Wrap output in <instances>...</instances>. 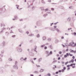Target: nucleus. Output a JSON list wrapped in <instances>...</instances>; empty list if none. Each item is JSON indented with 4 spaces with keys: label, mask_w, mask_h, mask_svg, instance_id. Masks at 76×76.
I'll use <instances>...</instances> for the list:
<instances>
[{
    "label": "nucleus",
    "mask_w": 76,
    "mask_h": 76,
    "mask_svg": "<svg viewBox=\"0 0 76 76\" xmlns=\"http://www.w3.org/2000/svg\"><path fill=\"white\" fill-rule=\"evenodd\" d=\"M40 37V36L39 35V34H37L36 36V37L38 38H39Z\"/></svg>",
    "instance_id": "obj_17"
},
{
    "label": "nucleus",
    "mask_w": 76,
    "mask_h": 76,
    "mask_svg": "<svg viewBox=\"0 0 76 76\" xmlns=\"http://www.w3.org/2000/svg\"><path fill=\"white\" fill-rule=\"evenodd\" d=\"M37 46H34V51H35V52H36V53L37 52V50H37Z\"/></svg>",
    "instance_id": "obj_6"
},
{
    "label": "nucleus",
    "mask_w": 76,
    "mask_h": 76,
    "mask_svg": "<svg viewBox=\"0 0 76 76\" xmlns=\"http://www.w3.org/2000/svg\"><path fill=\"white\" fill-rule=\"evenodd\" d=\"M45 46V45H41V47H44Z\"/></svg>",
    "instance_id": "obj_54"
},
{
    "label": "nucleus",
    "mask_w": 76,
    "mask_h": 76,
    "mask_svg": "<svg viewBox=\"0 0 76 76\" xmlns=\"http://www.w3.org/2000/svg\"><path fill=\"white\" fill-rule=\"evenodd\" d=\"M29 31H27L26 32V34H27V35H28V34H29Z\"/></svg>",
    "instance_id": "obj_32"
},
{
    "label": "nucleus",
    "mask_w": 76,
    "mask_h": 76,
    "mask_svg": "<svg viewBox=\"0 0 76 76\" xmlns=\"http://www.w3.org/2000/svg\"><path fill=\"white\" fill-rule=\"evenodd\" d=\"M41 21L40 20H38L36 22V24L37 26H41L42 24Z\"/></svg>",
    "instance_id": "obj_1"
},
{
    "label": "nucleus",
    "mask_w": 76,
    "mask_h": 76,
    "mask_svg": "<svg viewBox=\"0 0 76 76\" xmlns=\"http://www.w3.org/2000/svg\"><path fill=\"white\" fill-rule=\"evenodd\" d=\"M73 62H74V60L73 59L69 61V63H73Z\"/></svg>",
    "instance_id": "obj_15"
},
{
    "label": "nucleus",
    "mask_w": 76,
    "mask_h": 76,
    "mask_svg": "<svg viewBox=\"0 0 76 76\" xmlns=\"http://www.w3.org/2000/svg\"><path fill=\"white\" fill-rule=\"evenodd\" d=\"M69 45L68 44L66 43V44H65V46L66 47H67V46H69Z\"/></svg>",
    "instance_id": "obj_34"
},
{
    "label": "nucleus",
    "mask_w": 76,
    "mask_h": 76,
    "mask_svg": "<svg viewBox=\"0 0 76 76\" xmlns=\"http://www.w3.org/2000/svg\"><path fill=\"white\" fill-rule=\"evenodd\" d=\"M22 59H23V60H26V59H27L26 58H25L24 59H23V58H21V60H22Z\"/></svg>",
    "instance_id": "obj_27"
},
{
    "label": "nucleus",
    "mask_w": 76,
    "mask_h": 76,
    "mask_svg": "<svg viewBox=\"0 0 76 76\" xmlns=\"http://www.w3.org/2000/svg\"><path fill=\"white\" fill-rule=\"evenodd\" d=\"M48 41H51V38H49L48 39Z\"/></svg>",
    "instance_id": "obj_18"
},
{
    "label": "nucleus",
    "mask_w": 76,
    "mask_h": 76,
    "mask_svg": "<svg viewBox=\"0 0 76 76\" xmlns=\"http://www.w3.org/2000/svg\"><path fill=\"white\" fill-rule=\"evenodd\" d=\"M69 63V62H67L65 63V65H67V64H68Z\"/></svg>",
    "instance_id": "obj_50"
},
{
    "label": "nucleus",
    "mask_w": 76,
    "mask_h": 76,
    "mask_svg": "<svg viewBox=\"0 0 76 76\" xmlns=\"http://www.w3.org/2000/svg\"><path fill=\"white\" fill-rule=\"evenodd\" d=\"M49 47L51 49H53V47L52 45H50L49 46Z\"/></svg>",
    "instance_id": "obj_21"
},
{
    "label": "nucleus",
    "mask_w": 76,
    "mask_h": 76,
    "mask_svg": "<svg viewBox=\"0 0 76 76\" xmlns=\"http://www.w3.org/2000/svg\"><path fill=\"white\" fill-rule=\"evenodd\" d=\"M49 29H50V30H51V31H55V30L52 27L50 28H49Z\"/></svg>",
    "instance_id": "obj_7"
},
{
    "label": "nucleus",
    "mask_w": 76,
    "mask_h": 76,
    "mask_svg": "<svg viewBox=\"0 0 76 76\" xmlns=\"http://www.w3.org/2000/svg\"><path fill=\"white\" fill-rule=\"evenodd\" d=\"M59 42V41H58V39H56L55 41V43H58Z\"/></svg>",
    "instance_id": "obj_12"
},
{
    "label": "nucleus",
    "mask_w": 76,
    "mask_h": 76,
    "mask_svg": "<svg viewBox=\"0 0 76 76\" xmlns=\"http://www.w3.org/2000/svg\"><path fill=\"white\" fill-rule=\"evenodd\" d=\"M29 54L30 56H32L33 57L34 56V53H33L32 52H30L29 53Z\"/></svg>",
    "instance_id": "obj_10"
},
{
    "label": "nucleus",
    "mask_w": 76,
    "mask_h": 76,
    "mask_svg": "<svg viewBox=\"0 0 76 76\" xmlns=\"http://www.w3.org/2000/svg\"><path fill=\"white\" fill-rule=\"evenodd\" d=\"M16 50L18 53H21L22 51V49L21 48H19L18 47H16Z\"/></svg>",
    "instance_id": "obj_2"
},
{
    "label": "nucleus",
    "mask_w": 76,
    "mask_h": 76,
    "mask_svg": "<svg viewBox=\"0 0 76 76\" xmlns=\"http://www.w3.org/2000/svg\"><path fill=\"white\" fill-rule=\"evenodd\" d=\"M58 72H59V73H61V70H59L58 71Z\"/></svg>",
    "instance_id": "obj_63"
},
{
    "label": "nucleus",
    "mask_w": 76,
    "mask_h": 76,
    "mask_svg": "<svg viewBox=\"0 0 76 76\" xmlns=\"http://www.w3.org/2000/svg\"><path fill=\"white\" fill-rule=\"evenodd\" d=\"M45 50H46V49H47V46H45L44 48Z\"/></svg>",
    "instance_id": "obj_41"
},
{
    "label": "nucleus",
    "mask_w": 76,
    "mask_h": 76,
    "mask_svg": "<svg viewBox=\"0 0 76 76\" xmlns=\"http://www.w3.org/2000/svg\"><path fill=\"white\" fill-rule=\"evenodd\" d=\"M15 28V26H13L11 27V29H12V28Z\"/></svg>",
    "instance_id": "obj_48"
},
{
    "label": "nucleus",
    "mask_w": 76,
    "mask_h": 76,
    "mask_svg": "<svg viewBox=\"0 0 76 76\" xmlns=\"http://www.w3.org/2000/svg\"><path fill=\"white\" fill-rule=\"evenodd\" d=\"M76 65V64H71L70 65H69L67 66V67H69L70 66H75Z\"/></svg>",
    "instance_id": "obj_4"
},
{
    "label": "nucleus",
    "mask_w": 76,
    "mask_h": 76,
    "mask_svg": "<svg viewBox=\"0 0 76 76\" xmlns=\"http://www.w3.org/2000/svg\"><path fill=\"white\" fill-rule=\"evenodd\" d=\"M69 56H70L71 57L73 56V54H70V53H69Z\"/></svg>",
    "instance_id": "obj_35"
},
{
    "label": "nucleus",
    "mask_w": 76,
    "mask_h": 76,
    "mask_svg": "<svg viewBox=\"0 0 76 76\" xmlns=\"http://www.w3.org/2000/svg\"><path fill=\"white\" fill-rule=\"evenodd\" d=\"M55 30H56V31H57V32H59V30L58 29V28H56Z\"/></svg>",
    "instance_id": "obj_26"
},
{
    "label": "nucleus",
    "mask_w": 76,
    "mask_h": 76,
    "mask_svg": "<svg viewBox=\"0 0 76 76\" xmlns=\"http://www.w3.org/2000/svg\"><path fill=\"white\" fill-rule=\"evenodd\" d=\"M67 21H68V22H70V20H71V18H68L67 19Z\"/></svg>",
    "instance_id": "obj_11"
},
{
    "label": "nucleus",
    "mask_w": 76,
    "mask_h": 76,
    "mask_svg": "<svg viewBox=\"0 0 76 76\" xmlns=\"http://www.w3.org/2000/svg\"><path fill=\"white\" fill-rule=\"evenodd\" d=\"M45 53L46 54H49L48 53H49V51H45Z\"/></svg>",
    "instance_id": "obj_23"
},
{
    "label": "nucleus",
    "mask_w": 76,
    "mask_h": 76,
    "mask_svg": "<svg viewBox=\"0 0 76 76\" xmlns=\"http://www.w3.org/2000/svg\"><path fill=\"white\" fill-rule=\"evenodd\" d=\"M71 9H73L74 8V7L73 6H71Z\"/></svg>",
    "instance_id": "obj_59"
},
{
    "label": "nucleus",
    "mask_w": 76,
    "mask_h": 76,
    "mask_svg": "<svg viewBox=\"0 0 76 76\" xmlns=\"http://www.w3.org/2000/svg\"><path fill=\"white\" fill-rule=\"evenodd\" d=\"M2 29V31H4V30H5L6 29V28H3Z\"/></svg>",
    "instance_id": "obj_46"
},
{
    "label": "nucleus",
    "mask_w": 76,
    "mask_h": 76,
    "mask_svg": "<svg viewBox=\"0 0 76 76\" xmlns=\"http://www.w3.org/2000/svg\"><path fill=\"white\" fill-rule=\"evenodd\" d=\"M14 18L15 19V20H17L18 19V16H14Z\"/></svg>",
    "instance_id": "obj_16"
},
{
    "label": "nucleus",
    "mask_w": 76,
    "mask_h": 76,
    "mask_svg": "<svg viewBox=\"0 0 76 76\" xmlns=\"http://www.w3.org/2000/svg\"><path fill=\"white\" fill-rule=\"evenodd\" d=\"M70 53H74V50H72L70 51Z\"/></svg>",
    "instance_id": "obj_33"
},
{
    "label": "nucleus",
    "mask_w": 76,
    "mask_h": 76,
    "mask_svg": "<svg viewBox=\"0 0 76 76\" xmlns=\"http://www.w3.org/2000/svg\"><path fill=\"white\" fill-rule=\"evenodd\" d=\"M11 37H12V38H15L16 37V35H13Z\"/></svg>",
    "instance_id": "obj_29"
},
{
    "label": "nucleus",
    "mask_w": 76,
    "mask_h": 76,
    "mask_svg": "<svg viewBox=\"0 0 76 76\" xmlns=\"http://www.w3.org/2000/svg\"><path fill=\"white\" fill-rule=\"evenodd\" d=\"M61 53H62V52H61V51H60L59 52V54H61Z\"/></svg>",
    "instance_id": "obj_45"
},
{
    "label": "nucleus",
    "mask_w": 76,
    "mask_h": 76,
    "mask_svg": "<svg viewBox=\"0 0 76 76\" xmlns=\"http://www.w3.org/2000/svg\"><path fill=\"white\" fill-rule=\"evenodd\" d=\"M14 68H15V69H18V67L17 66H14Z\"/></svg>",
    "instance_id": "obj_31"
},
{
    "label": "nucleus",
    "mask_w": 76,
    "mask_h": 76,
    "mask_svg": "<svg viewBox=\"0 0 76 76\" xmlns=\"http://www.w3.org/2000/svg\"><path fill=\"white\" fill-rule=\"evenodd\" d=\"M21 46H22V43H21L20 45H19V47H21Z\"/></svg>",
    "instance_id": "obj_61"
},
{
    "label": "nucleus",
    "mask_w": 76,
    "mask_h": 76,
    "mask_svg": "<svg viewBox=\"0 0 76 76\" xmlns=\"http://www.w3.org/2000/svg\"><path fill=\"white\" fill-rule=\"evenodd\" d=\"M44 71V70L42 69H41L40 70V72H43Z\"/></svg>",
    "instance_id": "obj_39"
},
{
    "label": "nucleus",
    "mask_w": 76,
    "mask_h": 76,
    "mask_svg": "<svg viewBox=\"0 0 76 76\" xmlns=\"http://www.w3.org/2000/svg\"><path fill=\"white\" fill-rule=\"evenodd\" d=\"M67 55H64V57H67Z\"/></svg>",
    "instance_id": "obj_51"
},
{
    "label": "nucleus",
    "mask_w": 76,
    "mask_h": 76,
    "mask_svg": "<svg viewBox=\"0 0 76 76\" xmlns=\"http://www.w3.org/2000/svg\"><path fill=\"white\" fill-rule=\"evenodd\" d=\"M48 76H51V74H48Z\"/></svg>",
    "instance_id": "obj_56"
},
{
    "label": "nucleus",
    "mask_w": 76,
    "mask_h": 76,
    "mask_svg": "<svg viewBox=\"0 0 76 76\" xmlns=\"http://www.w3.org/2000/svg\"><path fill=\"white\" fill-rule=\"evenodd\" d=\"M52 54H53V52H52V51H50V53H49V54L47 55V57H48V56H49L50 55H51Z\"/></svg>",
    "instance_id": "obj_8"
},
{
    "label": "nucleus",
    "mask_w": 76,
    "mask_h": 76,
    "mask_svg": "<svg viewBox=\"0 0 76 76\" xmlns=\"http://www.w3.org/2000/svg\"><path fill=\"white\" fill-rule=\"evenodd\" d=\"M44 10H45V11H48V8L46 9H45Z\"/></svg>",
    "instance_id": "obj_47"
},
{
    "label": "nucleus",
    "mask_w": 76,
    "mask_h": 76,
    "mask_svg": "<svg viewBox=\"0 0 76 76\" xmlns=\"http://www.w3.org/2000/svg\"><path fill=\"white\" fill-rule=\"evenodd\" d=\"M0 57H3V55L1 54H0Z\"/></svg>",
    "instance_id": "obj_44"
},
{
    "label": "nucleus",
    "mask_w": 76,
    "mask_h": 76,
    "mask_svg": "<svg viewBox=\"0 0 76 76\" xmlns=\"http://www.w3.org/2000/svg\"><path fill=\"white\" fill-rule=\"evenodd\" d=\"M0 45L1 46H3V47L5 46V45H6V43H5V42L4 41Z\"/></svg>",
    "instance_id": "obj_3"
},
{
    "label": "nucleus",
    "mask_w": 76,
    "mask_h": 76,
    "mask_svg": "<svg viewBox=\"0 0 76 76\" xmlns=\"http://www.w3.org/2000/svg\"><path fill=\"white\" fill-rule=\"evenodd\" d=\"M3 26V24L2 23H1V27H2Z\"/></svg>",
    "instance_id": "obj_52"
},
{
    "label": "nucleus",
    "mask_w": 76,
    "mask_h": 76,
    "mask_svg": "<svg viewBox=\"0 0 76 76\" xmlns=\"http://www.w3.org/2000/svg\"><path fill=\"white\" fill-rule=\"evenodd\" d=\"M61 72H64V70L63 69H62L61 70Z\"/></svg>",
    "instance_id": "obj_43"
},
{
    "label": "nucleus",
    "mask_w": 76,
    "mask_h": 76,
    "mask_svg": "<svg viewBox=\"0 0 76 76\" xmlns=\"http://www.w3.org/2000/svg\"><path fill=\"white\" fill-rule=\"evenodd\" d=\"M53 24H54V23H50V26H52V25H53Z\"/></svg>",
    "instance_id": "obj_49"
},
{
    "label": "nucleus",
    "mask_w": 76,
    "mask_h": 76,
    "mask_svg": "<svg viewBox=\"0 0 76 76\" xmlns=\"http://www.w3.org/2000/svg\"><path fill=\"white\" fill-rule=\"evenodd\" d=\"M64 37L62 36L61 37V39H64Z\"/></svg>",
    "instance_id": "obj_60"
},
{
    "label": "nucleus",
    "mask_w": 76,
    "mask_h": 76,
    "mask_svg": "<svg viewBox=\"0 0 76 76\" xmlns=\"http://www.w3.org/2000/svg\"><path fill=\"white\" fill-rule=\"evenodd\" d=\"M75 46H76V43H75V44L73 46V47H75Z\"/></svg>",
    "instance_id": "obj_55"
},
{
    "label": "nucleus",
    "mask_w": 76,
    "mask_h": 76,
    "mask_svg": "<svg viewBox=\"0 0 76 76\" xmlns=\"http://www.w3.org/2000/svg\"><path fill=\"white\" fill-rule=\"evenodd\" d=\"M18 30L20 33H22L23 32V31H22V30H21V29H18Z\"/></svg>",
    "instance_id": "obj_13"
},
{
    "label": "nucleus",
    "mask_w": 76,
    "mask_h": 76,
    "mask_svg": "<svg viewBox=\"0 0 76 76\" xmlns=\"http://www.w3.org/2000/svg\"><path fill=\"white\" fill-rule=\"evenodd\" d=\"M66 55L67 57H69V53H66Z\"/></svg>",
    "instance_id": "obj_30"
},
{
    "label": "nucleus",
    "mask_w": 76,
    "mask_h": 76,
    "mask_svg": "<svg viewBox=\"0 0 76 76\" xmlns=\"http://www.w3.org/2000/svg\"><path fill=\"white\" fill-rule=\"evenodd\" d=\"M58 23V22H57L56 23L54 24V25H57V23Z\"/></svg>",
    "instance_id": "obj_58"
},
{
    "label": "nucleus",
    "mask_w": 76,
    "mask_h": 76,
    "mask_svg": "<svg viewBox=\"0 0 76 76\" xmlns=\"http://www.w3.org/2000/svg\"><path fill=\"white\" fill-rule=\"evenodd\" d=\"M72 68H75V66H73L72 67Z\"/></svg>",
    "instance_id": "obj_64"
},
{
    "label": "nucleus",
    "mask_w": 76,
    "mask_h": 76,
    "mask_svg": "<svg viewBox=\"0 0 76 76\" xmlns=\"http://www.w3.org/2000/svg\"><path fill=\"white\" fill-rule=\"evenodd\" d=\"M4 50H3L1 51V53L2 54H3V53H4Z\"/></svg>",
    "instance_id": "obj_37"
},
{
    "label": "nucleus",
    "mask_w": 76,
    "mask_h": 76,
    "mask_svg": "<svg viewBox=\"0 0 76 76\" xmlns=\"http://www.w3.org/2000/svg\"><path fill=\"white\" fill-rule=\"evenodd\" d=\"M74 34L75 35H76V32H74Z\"/></svg>",
    "instance_id": "obj_57"
},
{
    "label": "nucleus",
    "mask_w": 76,
    "mask_h": 76,
    "mask_svg": "<svg viewBox=\"0 0 76 76\" xmlns=\"http://www.w3.org/2000/svg\"><path fill=\"white\" fill-rule=\"evenodd\" d=\"M15 6L16 7V8H17V9H19V6L18 5H15Z\"/></svg>",
    "instance_id": "obj_20"
},
{
    "label": "nucleus",
    "mask_w": 76,
    "mask_h": 76,
    "mask_svg": "<svg viewBox=\"0 0 76 76\" xmlns=\"http://www.w3.org/2000/svg\"><path fill=\"white\" fill-rule=\"evenodd\" d=\"M42 39H43V41H45L46 39V37L45 36L42 37Z\"/></svg>",
    "instance_id": "obj_9"
},
{
    "label": "nucleus",
    "mask_w": 76,
    "mask_h": 76,
    "mask_svg": "<svg viewBox=\"0 0 76 76\" xmlns=\"http://www.w3.org/2000/svg\"><path fill=\"white\" fill-rule=\"evenodd\" d=\"M66 67H64L63 68V69H64L65 70H66Z\"/></svg>",
    "instance_id": "obj_40"
},
{
    "label": "nucleus",
    "mask_w": 76,
    "mask_h": 76,
    "mask_svg": "<svg viewBox=\"0 0 76 76\" xmlns=\"http://www.w3.org/2000/svg\"><path fill=\"white\" fill-rule=\"evenodd\" d=\"M51 10H53V11H54V8H51Z\"/></svg>",
    "instance_id": "obj_53"
},
{
    "label": "nucleus",
    "mask_w": 76,
    "mask_h": 76,
    "mask_svg": "<svg viewBox=\"0 0 76 76\" xmlns=\"http://www.w3.org/2000/svg\"><path fill=\"white\" fill-rule=\"evenodd\" d=\"M59 8H60V9H64V7L62 6H59Z\"/></svg>",
    "instance_id": "obj_14"
},
{
    "label": "nucleus",
    "mask_w": 76,
    "mask_h": 76,
    "mask_svg": "<svg viewBox=\"0 0 76 76\" xmlns=\"http://www.w3.org/2000/svg\"><path fill=\"white\" fill-rule=\"evenodd\" d=\"M40 8L41 9V10H44V9L43 7H41Z\"/></svg>",
    "instance_id": "obj_28"
},
{
    "label": "nucleus",
    "mask_w": 76,
    "mask_h": 76,
    "mask_svg": "<svg viewBox=\"0 0 76 76\" xmlns=\"http://www.w3.org/2000/svg\"><path fill=\"white\" fill-rule=\"evenodd\" d=\"M48 14H50V13H51V11L50 10H48Z\"/></svg>",
    "instance_id": "obj_24"
},
{
    "label": "nucleus",
    "mask_w": 76,
    "mask_h": 76,
    "mask_svg": "<svg viewBox=\"0 0 76 76\" xmlns=\"http://www.w3.org/2000/svg\"><path fill=\"white\" fill-rule=\"evenodd\" d=\"M53 27H54V29H56V28H57V26H53Z\"/></svg>",
    "instance_id": "obj_36"
},
{
    "label": "nucleus",
    "mask_w": 76,
    "mask_h": 76,
    "mask_svg": "<svg viewBox=\"0 0 76 76\" xmlns=\"http://www.w3.org/2000/svg\"><path fill=\"white\" fill-rule=\"evenodd\" d=\"M69 51V49H67L66 50V51Z\"/></svg>",
    "instance_id": "obj_62"
},
{
    "label": "nucleus",
    "mask_w": 76,
    "mask_h": 76,
    "mask_svg": "<svg viewBox=\"0 0 76 76\" xmlns=\"http://www.w3.org/2000/svg\"><path fill=\"white\" fill-rule=\"evenodd\" d=\"M34 34H30L29 35V37H31V36H34Z\"/></svg>",
    "instance_id": "obj_25"
},
{
    "label": "nucleus",
    "mask_w": 76,
    "mask_h": 76,
    "mask_svg": "<svg viewBox=\"0 0 76 76\" xmlns=\"http://www.w3.org/2000/svg\"><path fill=\"white\" fill-rule=\"evenodd\" d=\"M69 44V46H71V47H72L73 46V45L74 44H75V43L74 42H71V43H70Z\"/></svg>",
    "instance_id": "obj_5"
},
{
    "label": "nucleus",
    "mask_w": 76,
    "mask_h": 76,
    "mask_svg": "<svg viewBox=\"0 0 76 76\" xmlns=\"http://www.w3.org/2000/svg\"><path fill=\"white\" fill-rule=\"evenodd\" d=\"M35 32H36V33H38V30H36L35 31Z\"/></svg>",
    "instance_id": "obj_38"
},
{
    "label": "nucleus",
    "mask_w": 76,
    "mask_h": 76,
    "mask_svg": "<svg viewBox=\"0 0 76 76\" xmlns=\"http://www.w3.org/2000/svg\"><path fill=\"white\" fill-rule=\"evenodd\" d=\"M62 1H63V0H60L59 1V3H61V2H62Z\"/></svg>",
    "instance_id": "obj_42"
},
{
    "label": "nucleus",
    "mask_w": 76,
    "mask_h": 76,
    "mask_svg": "<svg viewBox=\"0 0 76 76\" xmlns=\"http://www.w3.org/2000/svg\"><path fill=\"white\" fill-rule=\"evenodd\" d=\"M42 3L43 4H45V3L44 1V0H42Z\"/></svg>",
    "instance_id": "obj_22"
},
{
    "label": "nucleus",
    "mask_w": 76,
    "mask_h": 76,
    "mask_svg": "<svg viewBox=\"0 0 76 76\" xmlns=\"http://www.w3.org/2000/svg\"><path fill=\"white\" fill-rule=\"evenodd\" d=\"M48 15V14H45V15H43V17H44V18H45V17H46V16H47V15Z\"/></svg>",
    "instance_id": "obj_19"
}]
</instances>
